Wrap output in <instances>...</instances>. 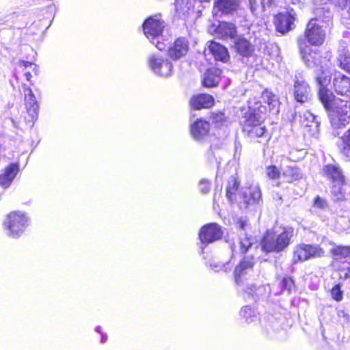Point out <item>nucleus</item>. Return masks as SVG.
Returning <instances> with one entry per match:
<instances>
[{"label":"nucleus","mask_w":350,"mask_h":350,"mask_svg":"<svg viewBox=\"0 0 350 350\" xmlns=\"http://www.w3.org/2000/svg\"><path fill=\"white\" fill-rule=\"evenodd\" d=\"M273 0H260L261 5L264 8L265 5H270Z\"/></svg>","instance_id":"obj_47"},{"label":"nucleus","mask_w":350,"mask_h":350,"mask_svg":"<svg viewBox=\"0 0 350 350\" xmlns=\"http://www.w3.org/2000/svg\"><path fill=\"white\" fill-rule=\"evenodd\" d=\"M174 7L177 16L186 18L193 12V0H175Z\"/></svg>","instance_id":"obj_24"},{"label":"nucleus","mask_w":350,"mask_h":350,"mask_svg":"<svg viewBox=\"0 0 350 350\" xmlns=\"http://www.w3.org/2000/svg\"><path fill=\"white\" fill-rule=\"evenodd\" d=\"M294 234V230L291 228H286L284 230L276 237H274L271 233L267 232L262 241V246L265 251L267 252H279L286 248L290 243L291 237Z\"/></svg>","instance_id":"obj_5"},{"label":"nucleus","mask_w":350,"mask_h":350,"mask_svg":"<svg viewBox=\"0 0 350 350\" xmlns=\"http://www.w3.org/2000/svg\"><path fill=\"white\" fill-rule=\"evenodd\" d=\"M260 291V288H256L254 286H251L250 287H247L245 290V293H247L249 295H253V293H255L256 291Z\"/></svg>","instance_id":"obj_46"},{"label":"nucleus","mask_w":350,"mask_h":350,"mask_svg":"<svg viewBox=\"0 0 350 350\" xmlns=\"http://www.w3.org/2000/svg\"><path fill=\"white\" fill-rule=\"evenodd\" d=\"M345 183H333L332 189H331V193L332 196V198L334 200H341L345 198V192L343 189Z\"/></svg>","instance_id":"obj_33"},{"label":"nucleus","mask_w":350,"mask_h":350,"mask_svg":"<svg viewBox=\"0 0 350 350\" xmlns=\"http://www.w3.org/2000/svg\"><path fill=\"white\" fill-rule=\"evenodd\" d=\"M215 36L222 40H234L237 36L236 27L231 23L221 22L214 30Z\"/></svg>","instance_id":"obj_14"},{"label":"nucleus","mask_w":350,"mask_h":350,"mask_svg":"<svg viewBox=\"0 0 350 350\" xmlns=\"http://www.w3.org/2000/svg\"><path fill=\"white\" fill-rule=\"evenodd\" d=\"M293 94L295 100L299 103L308 101L311 96L310 88L301 75H295Z\"/></svg>","instance_id":"obj_11"},{"label":"nucleus","mask_w":350,"mask_h":350,"mask_svg":"<svg viewBox=\"0 0 350 350\" xmlns=\"http://www.w3.org/2000/svg\"><path fill=\"white\" fill-rule=\"evenodd\" d=\"M107 335H106V334H102V337H101V342H102V343L105 342H106V340H107Z\"/></svg>","instance_id":"obj_49"},{"label":"nucleus","mask_w":350,"mask_h":350,"mask_svg":"<svg viewBox=\"0 0 350 350\" xmlns=\"http://www.w3.org/2000/svg\"><path fill=\"white\" fill-rule=\"evenodd\" d=\"M323 245L325 247L328 246V250L333 256L338 258H346L350 256V247L336 245L329 241H323Z\"/></svg>","instance_id":"obj_25"},{"label":"nucleus","mask_w":350,"mask_h":350,"mask_svg":"<svg viewBox=\"0 0 350 350\" xmlns=\"http://www.w3.org/2000/svg\"><path fill=\"white\" fill-rule=\"evenodd\" d=\"M200 189L202 193H207L210 189V183L207 180H202L200 183Z\"/></svg>","instance_id":"obj_45"},{"label":"nucleus","mask_w":350,"mask_h":350,"mask_svg":"<svg viewBox=\"0 0 350 350\" xmlns=\"http://www.w3.org/2000/svg\"><path fill=\"white\" fill-rule=\"evenodd\" d=\"M235 46L237 52L244 57L251 55L254 51V46L243 38L239 37L236 39Z\"/></svg>","instance_id":"obj_29"},{"label":"nucleus","mask_w":350,"mask_h":350,"mask_svg":"<svg viewBox=\"0 0 350 350\" xmlns=\"http://www.w3.org/2000/svg\"><path fill=\"white\" fill-rule=\"evenodd\" d=\"M323 74H325V75L317 77V80L320 86L319 96L325 108L329 111V118H331V111L333 109L334 102L338 98H336L333 93L326 88L331 81L330 72H325L323 71Z\"/></svg>","instance_id":"obj_8"},{"label":"nucleus","mask_w":350,"mask_h":350,"mask_svg":"<svg viewBox=\"0 0 350 350\" xmlns=\"http://www.w3.org/2000/svg\"><path fill=\"white\" fill-rule=\"evenodd\" d=\"M26 109L32 120L37 118L38 114V105L32 90L27 88L24 90Z\"/></svg>","instance_id":"obj_17"},{"label":"nucleus","mask_w":350,"mask_h":350,"mask_svg":"<svg viewBox=\"0 0 350 350\" xmlns=\"http://www.w3.org/2000/svg\"><path fill=\"white\" fill-rule=\"evenodd\" d=\"M240 315L245 319V322L250 323L257 319L255 311L249 306L243 307L240 312Z\"/></svg>","instance_id":"obj_38"},{"label":"nucleus","mask_w":350,"mask_h":350,"mask_svg":"<svg viewBox=\"0 0 350 350\" xmlns=\"http://www.w3.org/2000/svg\"><path fill=\"white\" fill-rule=\"evenodd\" d=\"M242 198L243 202L246 206L258 202L261 198V192L257 185L252 186L245 189L242 192Z\"/></svg>","instance_id":"obj_26"},{"label":"nucleus","mask_w":350,"mask_h":350,"mask_svg":"<svg viewBox=\"0 0 350 350\" xmlns=\"http://www.w3.org/2000/svg\"><path fill=\"white\" fill-rule=\"evenodd\" d=\"M308 254L310 258L322 257L325 254V249L328 250V246L325 247L321 242V245L308 244Z\"/></svg>","instance_id":"obj_35"},{"label":"nucleus","mask_w":350,"mask_h":350,"mask_svg":"<svg viewBox=\"0 0 350 350\" xmlns=\"http://www.w3.org/2000/svg\"><path fill=\"white\" fill-rule=\"evenodd\" d=\"M281 286L282 289H286L288 292H290L294 286V283L291 278H284L281 282Z\"/></svg>","instance_id":"obj_42"},{"label":"nucleus","mask_w":350,"mask_h":350,"mask_svg":"<svg viewBox=\"0 0 350 350\" xmlns=\"http://www.w3.org/2000/svg\"><path fill=\"white\" fill-rule=\"evenodd\" d=\"M100 329H101V327H99V326H98V327H96V331L97 332H98V333H100Z\"/></svg>","instance_id":"obj_53"},{"label":"nucleus","mask_w":350,"mask_h":350,"mask_svg":"<svg viewBox=\"0 0 350 350\" xmlns=\"http://www.w3.org/2000/svg\"><path fill=\"white\" fill-rule=\"evenodd\" d=\"M231 248H232V252H236V245L234 244H233V245H232Z\"/></svg>","instance_id":"obj_52"},{"label":"nucleus","mask_w":350,"mask_h":350,"mask_svg":"<svg viewBox=\"0 0 350 350\" xmlns=\"http://www.w3.org/2000/svg\"><path fill=\"white\" fill-rule=\"evenodd\" d=\"M341 139L340 152L344 156L350 159V128L344 133Z\"/></svg>","instance_id":"obj_34"},{"label":"nucleus","mask_w":350,"mask_h":350,"mask_svg":"<svg viewBox=\"0 0 350 350\" xmlns=\"http://www.w3.org/2000/svg\"><path fill=\"white\" fill-rule=\"evenodd\" d=\"M295 12L293 10H286L279 13L275 17L277 30L285 33L295 27Z\"/></svg>","instance_id":"obj_10"},{"label":"nucleus","mask_w":350,"mask_h":350,"mask_svg":"<svg viewBox=\"0 0 350 350\" xmlns=\"http://www.w3.org/2000/svg\"><path fill=\"white\" fill-rule=\"evenodd\" d=\"M290 2H291L293 4L298 3L301 1V0H288Z\"/></svg>","instance_id":"obj_51"},{"label":"nucleus","mask_w":350,"mask_h":350,"mask_svg":"<svg viewBox=\"0 0 350 350\" xmlns=\"http://www.w3.org/2000/svg\"><path fill=\"white\" fill-rule=\"evenodd\" d=\"M249 109L245 113L241 120L243 131L252 139H258V142H267L265 127L262 125L267 111L266 106H256L252 100L248 101Z\"/></svg>","instance_id":"obj_2"},{"label":"nucleus","mask_w":350,"mask_h":350,"mask_svg":"<svg viewBox=\"0 0 350 350\" xmlns=\"http://www.w3.org/2000/svg\"><path fill=\"white\" fill-rule=\"evenodd\" d=\"M323 174L333 183H345V176L338 165L328 164L323 168Z\"/></svg>","instance_id":"obj_22"},{"label":"nucleus","mask_w":350,"mask_h":350,"mask_svg":"<svg viewBox=\"0 0 350 350\" xmlns=\"http://www.w3.org/2000/svg\"><path fill=\"white\" fill-rule=\"evenodd\" d=\"M223 232L221 227L215 223L204 226L199 233L200 241L203 243H210L221 238Z\"/></svg>","instance_id":"obj_12"},{"label":"nucleus","mask_w":350,"mask_h":350,"mask_svg":"<svg viewBox=\"0 0 350 350\" xmlns=\"http://www.w3.org/2000/svg\"><path fill=\"white\" fill-rule=\"evenodd\" d=\"M301 121L303 126L306 127H314L317 129L319 125L317 117L309 111H306L303 113Z\"/></svg>","instance_id":"obj_31"},{"label":"nucleus","mask_w":350,"mask_h":350,"mask_svg":"<svg viewBox=\"0 0 350 350\" xmlns=\"http://www.w3.org/2000/svg\"><path fill=\"white\" fill-rule=\"evenodd\" d=\"M314 206L316 208L324 209L327 207V204L325 200L321 198L320 197H317L314 200Z\"/></svg>","instance_id":"obj_43"},{"label":"nucleus","mask_w":350,"mask_h":350,"mask_svg":"<svg viewBox=\"0 0 350 350\" xmlns=\"http://www.w3.org/2000/svg\"><path fill=\"white\" fill-rule=\"evenodd\" d=\"M338 62L342 69L350 72V53L348 51L343 49L340 52Z\"/></svg>","instance_id":"obj_36"},{"label":"nucleus","mask_w":350,"mask_h":350,"mask_svg":"<svg viewBox=\"0 0 350 350\" xmlns=\"http://www.w3.org/2000/svg\"><path fill=\"white\" fill-rule=\"evenodd\" d=\"M267 176L271 179H275L280 176V171L275 166H269L266 169Z\"/></svg>","instance_id":"obj_41"},{"label":"nucleus","mask_w":350,"mask_h":350,"mask_svg":"<svg viewBox=\"0 0 350 350\" xmlns=\"http://www.w3.org/2000/svg\"><path fill=\"white\" fill-rule=\"evenodd\" d=\"M239 183L235 178L232 177L229 181L226 187V197L230 202L234 200V196L238 189Z\"/></svg>","instance_id":"obj_37"},{"label":"nucleus","mask_w":350,"mask_h":350,"mask_svg":"<svg viewBox=\"0 0 350 350\" xmlns=\"http://www.w3.org/2000/svg\"><path fill=\"white\" fill-rule=\"evenodd\" d=\"M254 265L253 258L250 256L245 257L240 263L235 267L234 273L235 282L237 284L241 282V277L248 271L252 270Z\"/></svg>","instance_id":"obj_20"},{"label":"nucleus","mask_w":350,"mask_h":350,"mask_svg":"<svg viewBox=\"0 0 350 350\" xmlns=\"http://www.w3.org/2000/svg\"><path fill=\"white\" fill-rule=\"evenodd\" d=\"M282 175L287 182L291 183L301 177L299 170L294 167H286L284 169Z\"/></svg>","instance_id":"obj_32"},{"label":"nucleus","mask_w":350,"mask_h":350,"mask_svg":"<svg viewBox=\"0 0 350 350\" xmlns=\"http://www.w3.org/2000/svg\"><path fill=\"white\" fill-rule=\"evenodd\" d=\"M21 64H23V66L25 67H28L29 66H31L32 64L31 62H25V61H23L21 62Z\"/></svg>","instance_id":"obj_48"},{"label":"nucleus","mask_w":350,"mask_h":350,"mask_svg":"<svg viewBox=\"0 0 350 350\" xmlns=\"http://www.w3.org/2000/svg\"><path fill=\"white\" fill-rule=\"evenodd\" d=\"M239 227L241 228L239 241V250L241 253H245L251 247L254 242V239L252 236L248 235L246 232L250 227V224L246 221L240 220Z\"/></svg>","instance_id":"obj_13"},{"label":"nucleus","mask_w":350,"mask_h":350,"mask_svg":"<svg viewBox=\"0 0 350 350\" xmlns=\"http://www.w3.org/2000/svg\"><path fill=\"white\" fill-rule=\"evenodd\" d=\"M250 100H252L253 105L256 106H264L262 103L267 104L269 108V110H274L278 112V110L277 107L279 105V100L278 96L274 94L272 92L269 90H265L261 94V101L260 103L256 102L255 98H250Z\"/></svg>","instance_id":"obj_18"},{"label":"nucleus","mask_w":350,"mask_h":350,"mask_svg":"<svg viewBox=\"0 0 350 350\" xmlns=\"http://www.w3.org/2000/svg\"><path fill=\"white\" fill-rule=\"evenodd\" d=\"M205 53H211L216 60L223 62H227L229 59L226 48L213 41L209 42L208 48L205 49Z\"/></svg>","instance_id":"obj_15"},{"label":"nucleus","mask_w":350,"mask_h":350,"mask_svg":"<svg viewBox=\"0 0 350 350\" xmlns=\"http://www.w3.org/2000/svg\"><path fill=\"white\" fill-rule=\"evenodd\" d=\"M190 105L196 109L209 108L214 105V98L210 94H198L191 98Z\"/></svg>","instance_id":"obj_23"},{"label":"nucleus","mask_w":350,"mask_h":350,"mask_svg":"<svg viewBox=\"0 0 350 350\" xmlns=\"http://www.w3.org/2000/svg\"><path fill=\"white\" fill-rule=\"evenodd\" d=\"M310 259L308 244H300L295 247L293 260L295 263Z\"/></svg>","instance_id":"obj_30"},{"label":"nucleus","mask_w":350,"mask_h":350,"mask_svg":"<svg viewBox=\"0 0 350 350\" xmlns=\"http://www.w3.org/2000/svg\"><path fill=\"white\" fill-rule=\"evenodd\" d=\"M239 5V0H216L215 8H217L222 13L228 14L237 10Z\"/></svg>","instance_id":"obj_28"},{"label":"nucleus","mask_w":350,"mask_h":350,"mask_svg":"<svg viewBox=\"0 0 350 350\" xmlns=\"http://www.w3.org/2000/svg\"><path fill=\"white\" fill-rule=\"evenodd\" d=\"M334 87L338 94L347 98V100H335L331 111V124L338 129L350 122V79L339 74L334 79Z\"/></svg>","instance_id":"obj_1"},{"label":"nucleus","mask_w":350,"mask_h":350,"mask_svg":"<svg viewBox=\"0 0 350 350\" xmlns=\"http://www.w3.org/2000/svg\"><path fill=\"white\" fill-rule=\"evenodd\" d=\"M188 42L185 38H178L168 50V54L173 59H178L188 51Z\"/></svg>","instance_id":"obj_16"},{"label":"nucleus","mask_w":350,"mask_h":350,"mask_svg":"<svg viewBox=\"0 0 350 350\" xmlns=\"http://www.w3.org/2000/svg\"><path fill=\"white\" fill-rule=\"evenodd\" d=\"M25 76H26V79L28 80V81H30L32 75L30 72H27L25 73Z\"/></svg>","instance_id":"obj_50"},{"label":"nucleus","mask_w":350,"mask_h":350,"mask_svg":"<svg viewBox=\"0 0 350 350\" xmlns=\"http://www.w3.org/2000/svg\"><path fill=\"white\" fill-rule=\"evenodd\" d=\"M299 48L303 61L306 65L311 68L316 69L317 72H321L317 76H324L323 72H330L329 67V61L326 58H323L318 50H313L304 40H299Z\"/></svg>","instance_id":"obj_3"},{"label":"nucleus","mask_w":350,"mask_h":350,"mask_svg":"<svg viewBox=\"0 0 350 350\" xmlns=\"http://www.w3.org/2000/svg\"><path fill=\"white\" fill-rule=\"evenodd\" d=\"M209 129V123L205 120L200 119L191 124V133L195 139L200 140L208 135Z\"/></svg>","instance_id":"obj_21"},{"label":"nucleus","mask_w":350,"mask_h":350,"mask_svg":"<svg viewBox=\"0 0 350 350\" xmlns=\"http://www.w3.org/2000/svg\"><path fill=\"white\" fill-rule=\"evenodd\" d=\"M331 295L332 297L337 301H340L342 299L343 292L341 291L340 285L336 284L332 288Z\"/></svg>","instance_id":"obj_40"},{"label":"nucleus","mask_w":350,"mask_h":350,"mask_svg":"<svg viewBox=\"0 0 350 350\" xmlns=\"http://www.w3.org/2000/svg\"><path fill=\"white\" fill-rule=\"evenodd\" d=\"M221 71L217 68H210L204 75L202 84L207 88L217 85L220 80Z\"/></svg>","instance_id":"obj_27"},{"label":"nucleus","mask_w":350,"mask_h":350,"mask_svg":"<svg viewBox=\"0 0 350 350\" xmlns=\"http://www.w3.org/2000/svg\"><path fill=\"white\" fill-rule=\"evenodd\" d=\"M327 36L326 26L318 19H311L307 24L304 38L312 46H320L323 44Z\"/></svg>","instance_id":"obj_6"},{"label":"nucleus","mask_w":350,"mask_h":350,"mask_svg":"<svg viewBox=\"0 0 350 350\" xmlns=\"http://www.w3.org/2000/svg\"><path fill=\"white\" fill-rule=\"evenodd\" d=\"M18 170V165L16 163H12L6 167L0 174V185L8 188L16 177Z\"/></svg>","instance_id":"obj_19"},{"label":"nucleus","mask_w":350,"mask_h":350,"mask_svg":"<svg viewBox=\"0 0 350 350\" xmlns=\"http://www.w3.org/2000/svg\"><path fill=\"white\" fill-rule=\"evenodd\" d=\"M29 217L25 213L14 211L8 215L5 225L9 230L8 235L19 237L29 225Z\"/></svg>","instance_id":"obj_7"},{"label":"nucleus","mask_w":350,"mask_h":350,"mask_svg":"<svg viewBox=\"0 0 350 350\" xmlns=\"http://www.w3.org/2000/svg\"><path fill=\"white\" fill-rule=\"evenodd\" d=\"M148 64L156 75L167 77L172 72V64L167 59L159 55H150L148 57Z\"/></svg>","instance_id":"obj_9"},{"label":"nucleus","mask_w":350,"mask_h":350,"mask_svg":"<svg viewBox=\"0 0 350 350\" xmlns=\"http://www.w3.org/2000/svg\"><path fill=\"white\" fill-rule=\"evenodd\" d=\"M165 27V23L162 19L161 14L150 16L143 24L145 36L160 51L165 49L166 46L165 42L160 41Z\"/></svg>","instance_id":"obj_4"},{"label":"nucleus","mask_w":350,"mask_h":350,"mask_svg":"<svg viewBox=\"0 0 350 350\" xmlns=\"http://www.w3.org/2000/svg\"><path fill=\"white\" fill-rule=\"evenodd\" d=\"M250 9L254 13L261 5L260 0H249Z\"/></svg>","instance_id":"obj_44"},{"label":"nucleus","mask_w":350,"mask_h":350,"mask_svg":"<svg viewBox=\"0 0 350 350\" xmlns=\"http://www.w3.org/2000/svg\"><path fill=\"white\" fill-rule=\"evenodd\" d=\"M347 271H348V273L349 275H350V264H349V267L347 268Z\"/></svg>","instance_id":"obj_54"},{"label":"nucleus","mask_w":350,"mask_h":350,"mask_svg":"<svg viewBox=\"0 0 350 350\" xmlns=\"http://www.w3.org/2000/svg\"><path fill=\"white\" fill-rule=\"evenodd\" d=\"M211 268L214 270L215 271H224L225 272L231 270L232 267V265L231 263V260H230L228 262L226 263H221L219 262H212L210 264Z\"/></svg>","instance_id":"obj_39"}]
</instances>
